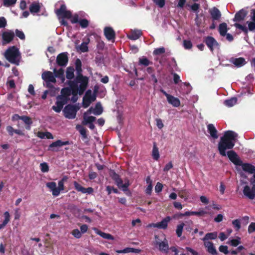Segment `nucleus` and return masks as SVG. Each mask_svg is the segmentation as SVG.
<instances>
[{"mask_svg":"<svg viewBox=\"0 0 255 255\" xmlns=\"http://www.w3.org/2000/svg\"><path fill=\"white\" fill-rule=\"evenodd\" d=\"M238 134L232 130H228L225 132L224 134L220 138L218 148L219 153L222 156H228L230 160L235 165L242 166L243 170L250 174L255 173V166L250 163H243L237 153L233 150L228 151L227 149H232L235 144V140Z\"/></svg>","mask_w":255,"mask_h":255,"instance_id":"obj_1","label":"nucleus"},{"mask_svg":"<svg viewBox=\"0 0 255 255\" xmlns=\"http://www.w3.org/2000/svg\"><path fill=\"white\" fill-rule=\"evenodd\" d=\"M75 65L77 75L73 81L80 82L79 95H82L86 90L88 86L89 79L87 77L83 76L82 74V63L79 59L77 58L76 60Z\"/></svg>","mask_w":255,"mask_h":255,"instance_id":"obj_2","label":"nucleus"},{"mask_svg":"<svg viewBox=\"0 0 255 255\" xmlns=\"http://www.w3.org/2000/svg\"><path fill=\"white\" fill-rule=\"evenodd\" d=\"M5 57L10 63L19 65L20 53L18 48L14 46L9 47L5 51Z\"/></svg>","mask_w":255,"mask_h":255,"instance_id":"obj_3","label":"nucleus"},{"mask_svg":"<svg viewBox=\"0 0 255 255\" xmlns=\"http://www.w3.org/2000/svg\"><path fill=\"white\" fill-rule=\"evenodd\" d=\"M67 176H64L58 181V187L56 186V183L55 182H50L46 183V186L52 191V195L54 196H58L61 191L64 190V183L68 179Z\"/></svg>","mask_w":255,"mask_h":255,"instance_id":"obj_4","label":"nucleus"},{"mask_svg":"<svg viewBox=\"0 0 255 255\" xmlns=\"http://www.w3.org/2000/svg\"><path fill=\"white\" fill-rule=\"evenodd\" d=\"M250 182L252 185V188L248 185H246L244 187L243 194L249 199L253 200L255 199V172L253 177L251 178Z\"/></svg>","mask_w":255,"mask_h":255,"instance_id":"obj_5","label":"nucleus"},{"mask_svg":"<svg viewBox=\"0 0 255 255\" xmlns=\"http://www.w3.org/2000/svg\"><path fill=\"white\" fill-rule=\"evenodd\" d=\"M79 109V107L76 105L68 104L63 109L64 116L68 119H74Z\"/></svg>","mask_w":255,"mask_h":255,"instance_id":"obj_6","label":"nucleus"},{"mask_svg":"<svg viewBox=\"0 0 255 255\" xmlns=\"http://www.w3.org/2000/svg\"><path fill=\"white\" fill-rule=\"evenodd\" d=\"M186 6L188 7L189 10L195 12L196 13V17L195 18V22L196 25L198 27H200L201 24V20L199 18V12L200 8V4L199 3L194 2L192 4H190L189 2H188Z\"/></svg>","mask_w":255,"mask_h":255,"instance_id":"obj_7","label":"nucleus"},{"mask_svg":"<svg viewBox=\"0 0 255 255\" xmlns=\"http://www.w3.org/2000/svg\"><path fill=\"white\" fill-rule=\"evenodd\" d=\"M69 87L72 89L73 92L71 94L72 97L70 99L72 103H75L78 100L77 94H79V87H78V84L80 82H73L72 81H68L67 82Z\"/></svg>","mask_w":255,"mask_h":255,"instance_id":"obj_8","label":"nucleus"},{"mask_svg":"<svg viewBox=\"0 0 255 255\" xmlns=\"http://www.w3.org/2000/svg\"><path fill=\"white\" fill-rule=\"evenodd\" d=\"M58 16L62 18L70 19L72 17V13L70 10H66V6L65 4L61 5L60 8L55 11Z\"/></svg>","mask_w":255,"mask_h":255,"instance_id":"obj_9","label":"nucleus"},{"mask_svg":"<svg viewBox=\"0 0 255 255\" xmlns=\"http://www.w3.org/2000/svg\"><path fill=\"white\" fill-rule=\"evenodd\" d=\"M160 92L166 96L167 100L170 104L174 107H178L180 105V101L179 99L166 93L163 89L160 90Z\"/></svg>","mask_w":255,"mask_h":255,"instance_id":"obj_10","label":"nucleus"},{"mask_svg":"<svg viewBox=\"0 0 255 255\" xmlns=\"http://www.w3.org/2000/svg\"><path fill=\"white\" fill-rule=\"evenodd\" d=\"M171 218L167 216L164 218L161 222L157 223H152L148 225V227L157 228L158 229H166L168 226V223L170 221Z\"/></svg>","mask_w":255,"mask_h":255,"instance_id":"obj_11","label":"nucleus"},{"mask_svg":"<svg viewBox=\"0 0 255 255\" xmlns=\"http://www.w3.org/2000/svg\"><path fill=\"white\" fill-rule=\"evenodd\" d=\"M68 62L67 52H63L58 54L56 58V63L60 66H65Z\"/></svg>","mask_w":255,"mask_h":255,"instance_id":"obj_12","label":"nucleus"},{"mask_svg":"<svg viewBox=\"0 0 255 255\" xmlns=\"http://www.w3.org/2000/svg\"><path fill=\"white\" fill-rule=\"evenodd\" d=\"M14 37V33L12 30L4 31L2 34V44H6L11 42Z\"/></svg>","mask_w":255,"mask_h":255,"instance_id":"obj_13","label":"nucleus"},{"mask_svg":"<svg viewBox=\"0 0 255 255\" xmlns=\"http://www.w3.org/2000/svg\"><path fill=\"white\" fill-rule=\"evenodd\" d=\"M204 42L212 52L214 50V47L219 46L218 42L212 36H208L206 37Z\"/></svg>","mask_w":255,"mask_h":255,"instance_id":"obj_14","label":"nucleus"},{"mask_svg":"<svg viewBox=\"0 0 255 255\" xmlns=\"http://www.w3.org/2000/svg\"><path fill=\"white\" fill-rule=\"evenodd\" d=\"M96 120V118L94 116H89L87 117L86 116V113H84L83 115V120L82 122V124L83 125H89V128L91 129H94L95 128V125L93 124V122Z\"/></svg>","mask_w":255,"mask_h":255,"instance_id":"obj_15","label":"nucleus"},{"mask_svg":"<svg viewBox=\"0 0 255 255\" xmlns=\"http://www.w3.org/2000/svg\"><path fill=\"white\" fill-rule=\"evenodd\" d=\"M104 35L109 41H114L116 33L111 27H105L104 29Z\"/></svg>","mask_w":255,"mask_h":255,"instance_id":"obj_16","label":"nucleus"},{"mask_svg":"<svg viewBox=\"0 0 255 255\" xmlns=\"http://www.w3.org/2000/svg\"><path fill=\"white\" fill-rule=\"evenodd\" d=\"M70 144V142L68 140L63 141L61 140L58 139L54 142L51 143L48 148V150L52 151H57V150H55L54 148L57 147H61L63 145Z\"/></svg>","mask_w":255,"mask_h":255,"instance_id":"obj_17","label":"nucleus"},{"mask_svg":"<svg viewBox=\"0 0 255 255\" xmlns=\"http://www.w3.org/2000/svg\"><path fill=\"white\" fill-rule=\"evenodd\" d=\"M75 189L79 192H81L82 193H88V194H92L94 189L92 187H89L87 188L83 187L80 184H79L77 182L74 181L73 183Z\"/></svg>","mask_w":255,"mask_h":255,"instance_id":"obj_18","label":"nucleus"},{"mask_svg":"<svg viewBox=\"0 0 255 255\" xmlns=\"http://www.w3.org/2000/svg\"><path fill=\"white\" fill-rule=\"evenodd\" d=\"M42 79L46 83H55L56 80L53 74L50 71H45L42 74Z\"/></svg>","mask_w":255,"mask_h":255,"instance_id":"obj_19","label":"nucleus"},{"mask_svg":"<svg viewBox=\"0 0 255 255\" xmlns=\"http://www.w3.org/2000/svg\"><path fill=\"white\" fill-rule=\"evenodd\" d=\"M248 12L247 10L242 9L235 14L233 21L236 22H240L244 20Z\"/></svg>","mask_w":255,"mask_h":255,"instance_id":"obj_20","label":"nucleus"},{"mask_svg":"<svg viewBox=\"0 0 255 255\" xmlns=\"http://www.w3.org/2000/svg\"><path fill=\"white\" fill-rule=\"evenodd\" d=\"M76 129L79 131L81 135L82 140H85V142H88L89 141V139L87 134V129L80 125H77L76 126Z\"/></svg>","mask_w":255,"mask_h":255,"instance_id":"obj_21","label":"nucleus"},{"mask_svg":"<svg viewBox=\"0 0 255 255\" xmlns=\"http://www.w3.org/2000/svg\"><path fill=\"white\" fill-rule=\"evenodd\" d=\"M207 129L208 132L210 134V135L213 138L217 139L218 138V131L213 124H209L207 126Z\"/></svg>","mask_w":255,"mask_h":255,"instance_id":"obj_22","label":"nucleus"},{"mask_svg":"<svg viewBox=\"0 0 255 255\" xmlns=\"http://www.w3.org/2000/svg\"><path fill=\"white\" fill-rule=\"evenodd\" d=\"M110 176L113 180L115 181L117 185L122 184V179L120 178V175L117 174L115 170L111 169L110 170Z\"/></svg>","mask_w":255,"mask_h":255,"instance_id":"obj_23","label":"nucleus"},{"mask_svg":"<svg viewBox=\"0 0 255 255\" xmlns=\"http://www.w3.org/2000/svg\"><path fill=\"white\" fill-rule=\"evenodd\" d=\"M204 245L206 248H207V251L210 254L213 255H217V252L214 246V245L213 243L211 242H207L204 243Z\"/></svg>","mask_w":255,"mask_h":255,"instance_id":"obj_24","label":"nucleus"},{"mask_svg":"<svg viewBox=\"0 0 255 255\" xmlns=\"http://www.w3.org/2000/svg\"><path fill=\"white\" fill-rule=\"evenodd\" d=\"M53 72L54 73V75L55 76V78L56 77L60 79L62 82H64L65 80L64 76V71L62 68H60L58 70L54 68Z\"/></svg>","mask_w":255,"mask_h":255,"instance_id":"obj_25","label":"nucleus"},{"mask_svg":"<svg viewBox=\"0 0 255 255\" xmlns=\"http://www.w3.org/2000/svg\"><path fill=\"white\" fill-rule=\"evenodd\" d=\"M210 13L213 20H218L221 16L220 10L215 7L210 11Z\"/></svg>","mask_w":255,"mask_h":255,"instance_id":"obj_26","label":"nucleus"},{"mask_svg":"<svg viewBox=\"0 0 255 255\" xmlns=\"http://www.w3.org/2000/svg\"><path fill=\"white\" fill-rule=\"evenodd\" d=\"M231 62L238 67H241L245 65L246 63L245 59L243 57H240L237 58H232L231 59Z\"/></svg>","mask_w":255,"mask_h":255,"instance_id":"obj_27","label":"nucleus"},{"mask_svg":"<svg viewBox=\"0 0 255 255\" xmlns=\"http://www.w3.org/2000/svg\"><path fill=\"white\" fill-rule=\"evenodd\" d=\"M142 35V32L140 30H136L132 31L128 35V39L132 40L138 39Z\"/></svg>","mask_w":255,"mask_h":255,"instance_id":"obj_28","label":"nucleus"},{"mask_svg":"<svg viewBox=\"0 0 255 255\" xmlns=\"http://www.w3.org/2000/svg\"><path fill=\"white\" fill-rule=\"evenodd\" d=\"M159 250L160 251L167 254L169 250V246L168 241L165 238L164 241L160 243V244L158 245Z\"/></svg>","mask_w":255,"mask_h":255,"instance_id":"obj_29","label":"nucleus"},{"mask_svg":"<svg viewBox=\"0 0 255 255\" xmlns=\"http://www.w3.org/2000/svg\"><path fill=\"white\" fill-rule=\"evenodd\" d=\"M75 69L72 66L68 67L66 70V77L69 81H72L74 77Z\"/></svg>","mask_w":255,"mask_h":255,"instance_id":"obj_30","label":"nucleus"},{"mask_svg":"<svg viewBox=\"0 0 255 255\" xmlns=\"http://www.w3.org/2000/svg\"><path fill=\"white\" fill-rule=\"evenodd\" d=\"M129 185V181L128 180L127 182H125V184H123V181H122V183L119 185H117L119 188H122L123 191L126 193V195L128 196H130L131 194L130 192L128 190V186Z\"/></svg>","mask_w":255,"mask_h":255,"instance_id":"obj_31","label":"nucleus"},{"mask_svg":"<svg viewBox=\"0 0 255 255\" xmlns=\"http://www.w3.org/2000/svg\"><path fill=\"white\" fill-rule=\"evenodd\" d=\"M228 30L227 27V24L225 22H223L219 24V32L220 35L222 36H225Z\"/></svg>","mask_w":255,"mask_h":255,"instance_id":"obj_32","label":"nucleus"},{"mask_svg":"<svg viewBox=\"0 0 255 255\" xmlns=\"http://www.w3.org/2000/svg\"><path fill=\"white\" fill-rule=\"evenodd\" d=\"M37 136L41 139H53V135L49 132H42V131H38L37 134Z\"/></svg>","mask_w":255,"mask_h":255,"instance_id":"obj_33","label":"nucleus"},{"mask_svg":"<svg viewBox=\"0 0 255 255\" xmlns=\"http://www.w3.org/2000/svg\"><path fill=\"white\" fill-rule=\"evenodd\" d=\"M29 11L31 13H37L39 11L40 6L38 2H34L29 6Z\"/></svg>","mask_w":255,"mask_h":255,"instance_id":"obj_34","label":"nucleus"},{"mask_svg":"<svg viewBox=\"0 0 255 255\" xmlns=\"http://www.w3.org/2000/svg\"><path fill=\"white\" fill-rule=\"evenodd\" d=\"M152 155L154 159L156 160H158L159 158V153L158 148L157 147V144L155 142H154L153 144Z\"/></svg>","mask_w":255,"mask_h":255,"instance_id":"obj_35","label":"nucleus"},{"mask_svg":"<svg viewBox=\"0 0 255 255\" xmlns=\"http://www.w3.org/2000/svg\"><path fill=\"white\" fill-rule=\"evenodd\" d=\"M217 237V233L212 232V233H208L206 234L205 237L203 238L202 240L205 242H207L206 241L209 240H215Z\"/></svg>","mask_w":255,"mask_h":255,"instance_id":"obj_36","label":"nucleus"},{"mask_svg":"<svg viewBox=\"0 0 255 255\" xmlns=\"http://www.w3.org/2000/svg\"><path fill=\"white\" fill-rule=\"evenodd\" d=\"M4 220L1 224H0V230L3 229L10 220V215L8 212L6 211L4 213Z\"/></svg>","mask_w":255,"mask_h":255,"instance_id":"obj_37","label":"nucleus"},{"mask_svg":"<svg viewBox=\"0 0 255 255\" xmlns=\"http://www.w3.org/2000/svg\"><path fill=\"white\" fill-rule=\"evenodd\" d=\"M90 42V39L87 38L86 40L83 42L79 46V49L82 52H86L88 51V44Z\"/></svg>","mask_w":255,"mask_h":255,"instance_id":"obj_38","label":"nucleus"},{"mask_svg":"<svg viewBox=\"0 0 255 255\" xmlns=\"http://www.w3.org/2000/svg\"><path fill=\"white\" fill-rule=\"evenodd\" d=\"M56 106H52V110H53L56 113H60L63 109L64 104L57 99V101L56 102Z\"/></svg>","mask_w":255,"mask_h":255,"instance_id":"obj_39","label":"nucleus"},{"mask_svg":"<svg viewBox=\"0 0 255 255\" xmlns=\"http://www.w3.org/2000/svg\"><path fill=\"white\" fill-rule=\"evenodd\" d=\"M103 110L100 103H98L93 110V113L95 115H100L103 113Z\"/></svg>","mask_w":255,"mask_h":255,"instance_id":"obj_40","label":"nucleus"},{"mask_svg":"<svg viewBox=\"0 0 255 255\" xmlns=\"http://www.w3.org/2000/svg\"><path fill=\"white\" fill-rule=\"evenodd\" d=\"M96 233L104 239L112 240L114 239L113 236L111 234L104 233L100 230H97Z\"/></svg>","mask_w":255,"mask_h":255,"instance_id":"obj_41","label":"nucleus"},{"mask_svg":"<svg viewBox=\"0 0 255 255\" xmlns=\"http://www.w3.org/2000/svg\"><path fill=\"white\" fill-rule=\"evenodd\" d=\"M73 92L72 89L70 88H64L62 89L61 91V95H63L64 96L69 98V96L71 95Z\"/></svg>","mask_w":255,"mask_h":255,"instance_id":"obj_42","label":"nucleus"},{"mask_svg":"<svg viewBox=\"0 0 255 255\" xmlns=\"http://www.w3.org/2000/svg\"><path fill=\"white\" fill-rule=\"evenodd\" d=\"M237 102V98L236 97H233L230 99L225 100L224 101V104L229 107H231L235 105Z\"/></svg>","mask_w":255,"mask_h":255,"instance_id":"obj_43","label":"nucleus"},{"mask_svg":"<svg viewBox=\"0 0 255 255\" xmlns=\"http://www.w3.org/2000/svg\"><path fill=\"white\" fill-rule=\"evenodd\" d=\"M185 224L184 223H182L180 224H179L177 226L176 233L178 237H181L182 235L183 228L185 226Z\"/></svg>","mask_w":255,"mask_h":255,"instance_id":"obj_44","label":"nucleus"},{"mask_svg":"<svg viewBox=\"0 0 255 255\" xmlns=\"http://www.w3.org/2000/svg\"><path fill=\"white\" fill-rule=\"evenodd\" d=\"M84 97H86V99H88L92 102L95 101L96 99L95 95H92V91L91 90H88L86 91Z\"/></svg>","mask_w":255,"mask_h":255,"instance_id":"obj_45","label":"nucleus"},{"mask_svg":"<svg viewBox=\"0 0 255 255\" xmlns=\"http://www.w3.org/2000/svg\"><path fill=\"white\" fill-rule=\"evenodd\" d=\"M150 64H152L151 62H150L149 60L146 57H142L139 58V64L145 66H148Z\"/></svg>","mask_w":255,"mask_h":255,"instance_id":"obj_46","label":"nucleus"},{"mask_svg":"<svg viewBox=\"0 0 255 255\" xmlns=\"http://www.w3.org/2000/svg\"><path fill=\"white\" fill-rule=\"evenodd\" d=\"M17 0H3V5L6 7H9L14 5Z\"/></svg>","mask_w":255,"mask_h":255,"instance_id":"obj_47","label":"nucleus"},{"mask_svg":"<svg viewBox=\"0 0 255 255\" xmlns=\"http://www.w3.org/2000/svg\"><path fill=\"white\" fill-rule=\"evenodd\" d=\"M79 23L82 28H85L89 25V21L85 18L81 19L79 20Z\"/></svg>","mask_w":255,"mask_h":255,"instance_id":"obj_48","label":"nucleus"},{"mask_svg":"<svg viewBox=\"0 0 255 255\" xmlns=\"http://www.w3.org/2000/svg\"><path fill=\"white\" fill-rule=\"evenodd\" d=\"M165 52V49L163 47L156 48L153 52V54L154 55H158Z\"/></svg>","mask_w":255,"mask_h":255,"instance_id":"obj_49","label":"nucleus"},{"mask_svg":"<svg viewBox=\"0 0 255 255\" xmlns=\"http://www.w3.org/2000/svg\"><path fill=\"white\" fill-rule=\"evenodd\" d=\"M21 120H22L25 125H31L32 124L31 119L29 117L26 116H22L21 117Z\"/></svg>","mask_w":255,"mask_h":255,"instance_id":"obj_50","label":"nucleus"},{"mask_svg":"<svg viewBox=\"0 0 255 255\" xmlns=\"http://www.w3.org/2000/svg\"><path fill=\"white\" fill-rule=\"evenodd\" d=\"M232 224L236 231H239L241 227V222L239 219H236L232 221Z\"/></svg>","mask_w":255,"mask_h":255,"instance_id":"obj_51","label":"nucleus"},{"mask_svg":"<svg viewBox=\"0 0 255 255\" xmlns=\"http://www.w3.org/2000/svg\"><path fill=\"white\" fill-rule=\"evenodd\" d=\"M40 167L41 171L42 172H44V173L47 172L49 171L48 165L46 162H43V163H40Z\"/></svg>","mask_w":255,"mask_h":255,"instance_id":"obj_52","label":"nucleus"},{"mask_svg":"<svg viewBox=\"0 0 255 255\" xmlns=\"http://www.w3.org/2000/svg\"><path fill=\"white\" fill-rule=\"evenodd\" d=\"M234 26L237 28H238L241 30H242L243 32H244L246 33H247L248 32V29L247 28V27L245 25H242V24L236 23L234 24Z\"/></svg>","mask_w":255,"mask_h":255,"instance_id":"obj_53","label":"nucleus"},{"mask_svg":"<svg viewBox=\"0 0 255 255\" xmlns=\"http://www.w3.org/2000/svg\"><path fill=\"white\" fill-rule=\"evenodd\" d=\"M57 99L59 101H61L63 104L65 105L67 103L69 100H70L69 98L66 97L63 95H60L57 97Z\"/></svg>","mask_w":255,"mask_h":255,"instance_id":"obj_54","label":"nucleus"},{"mask_svg":"<svg viewBox=\"0 0 255 255\" xmlns=\"http://www.w3.org/2000/svg\"><path fill=\"white\" fill-rule=\"evenodd\" d=\"M185 230L189 232H191L193 230V228L192 225H193V222L191 220H189V221H187L185 222Z\"/></svg>","mask_w":255,"mask_h":255,"instance_id":"obj_55","label":"nucleus"},{"mask_svg":"<svg viewBox=\"0 0 255 255\" xmlns=\"http://www.w3.org/2000/svg\"><path fill=\"white\" fill-rule=\"evenodd\" d=\"M219 250L220 252L224 253L225 255H227L230 253V251L228 250V248L227 246H220L219 248Z\"/></svg>","mask_w":255,"mask_h":255,"instance_id":"obj_56","label":"nucleus"},{"mask_svg":"<svg viewBox=\"0 0 255 255\" xmlns=\"http://www.w3.org/2000/svg\"><path fill=\"white\" fill-rule=\"evenodd\" d=\"M184 47L186 49H190L192 47V43L190 40H183Z\"/></svg>","mask_w":255,"mask_h":255,"instance_id":"obj_57","label":"nucleus"},{"mask_svg":"<svg viewBox=\"0 0 255 255\" xmlns=\"http://www.w3.org/2000/svg\"><path fill=\"white\" fill-rule=\"evenodd\" d=\"M72 235L76 238L79 239L82 236V234L78 229H74L72 232Z\"/></svg>","mask_w":255,"mask_h":255,"instance_id":"obj_58","label":"nucleus"},{"mask_svg":"<svg viewBox=\"0 0 255 255\" xmlns=\"http://www.w3.org/2000/svg\"><path fill=\"white\" fill-rule=\"evenodd\" d=\"M153 2L158 7L162 8L165 4V0H152Z\"/></svg>","mask_w":255,"mask_h":255,"instance_id":"obj_59","label":"nucleus"},{"mask_svg":"<svg viewBox=\"0 0 255 255\" xmlns=\"http://www.w3.org/2000/svg\"><path fill=\"white\" fill-rule=\"evenodd\" d=\"M15 35L16 36H17L18 38H19L21 40H24L25 38V35L23 31H20L18 29L15 30Z\"/></svg>","mask_w":255,"mask_h":255,"instance_id":"obj_60","label":"nucleus"},{"mask_svg":"<svg viewBox=\"0 0 255 255\" xmlns=\"http://www.w3.org/2000/svg\"><path fill=\"white\" fill-rule=\"evenodd\" d=\"M92 102L91 100H89L88 99H86V97H83L82 104L84 108H86L88 107Z\"/></svg>","mask_w":255,"mask_h":255,"instance_id":"obj_61","label":"nucleus"},{"mask_svg":"<svg viewBox=\"0 0 255 255\" xmlns=\"http://www.w3.org/2000/svg\"><path fill=\"white\" fill-rule=\"evenodd\" d=\"M163 185L160 182H157L155 187V191L156 193H159L162 191L163 189Z\"/></svg>","mask_w":255,"mask_h":255,"instance_id":"obj_62","label":"nucleus"},{"mask_svg":"<svg viewBox=\"0 0 255 255\" xmlns=\"http://www.w3.org/2000/svg\"><path fill=\"white\" fill-rule=\"evenodd\" d=\"M248 231L251 234L255 232V222H252L248 227Z\"/></svg>","mask_w":255,"mask_h":255,"instance_id":"obj_63","label":"nucleus"},{"mask_svg":"<svg viewBox=\"0 0 255 255\" xmlns=\"http://www.w3.org/2000/svg\"><path fill=\"white\" fill-rule=\"evenodd\" d=\"M248 28L250 31H254L255 30V22L253 21L248 22Z\"/></svg>","mask_w":255,"mask_h":255,"instance_id":"obj_64","label":"nucleus"}]
</instances>
